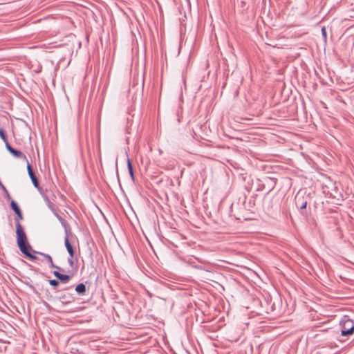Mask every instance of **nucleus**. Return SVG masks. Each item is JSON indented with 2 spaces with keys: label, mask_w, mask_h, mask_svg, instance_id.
<instances>
[{
  "label": "nucleus",
  "mask_w": 354,
  "mask_h": 354,
  "mask_svg": "<svg viewBox=\"0 0 354 354\" xmlns=\"http://www.w3.org/2000/svg\"><path fill=\"white\" fill-rule=\"evenodd\" d=\"M10 208L15 212V213L21 209L17 203L14 200H12L10 202Z\"/></svg>",
  "instance_id": "6ab92c4d"
},
{
  "label": "nucleus",
  "mask_w": 354,
  "mask_h": 354,
  "mask_svg": "<svg viewBox=\"0 0 354 354\" xmlns=\"http://www.w3.org/2000/svg\"><path fill=\"white\" fill-rule=\"evenodd\" d=\"M21 282L26 285L32 292H36V288L32 283V280L30 277H24V279L21 280Z\"/></svg>",
  "instance_id": "dca6fc26"
},
{
  "label": "nucleus",
  "mask_w": 354,
  "mask_h": 354,
  "mask_svg": "<svg viewBox=\"0 0 354 354\" xmlns=\"http://www.w3.org/2000/svg\"><path fill=\"white\" fill-rule=\"evenodd\" d=\"M3 192H4L5 195H6V198L7 199L10 200L11 198V197H10V195L8 191L6 189V191H3Z\"/></svg>",
  "instance_id": "5701e85b"
},
{
  "label": "nucleus",
  "mask_w": 354,
  "mask_h": 354,
  "mask_svg": "<svg viewBox=\"0 0 354 354\" xmlns=\"http://www.w3.org/2000/svg\"><path fill=\"white\" fill-rule=\"evenodd\" d=\"M342 336H349L354 333V322L349 316L344 315L339 322Z\"/></svg>",
  "instance_id": "7ed1b4c3"
},
{
  "label": "nucleus",
  "mask_w": 354,
  "mask_h": 354,
  "mask_svg": "<svg viewBox=\"0 0 354 354\" xmlns=\"http://www.w3.org/2000/svg\"><path fill=\"white\" fill-rule=\"evenodd\" d=\"M321 30H322V35L323 39H324V42H326V41H327V32H326V27L323 26Z\"/></svg>",
  "instance_id": "4be33fe9"
},
{
  "label": "nucleus",
  "mask_w": 354,
  "mask_h": 354,
  "mask_svg": "<svg viewBox=\"0 0 354 354\" xmlns=\"http://www.w3.org/2000/svg\"><path fill=\"white\" fill-rule=\"evenodd\" d=\"M71 288V287H68L57 292L56 299L64 305L71 304L75 301L74 295L67 292Z\"/></svg>",
  "instance_id": "20e7f679"
},
{
  "label": "nucleus",
  "mask_w": 354,
  "mask_h": 354,
  "mask_svg": "<svg viewBox=\"0 0 354 354\" xmlns=\"http://www.w3.org/2000/svg\"><path fill=\"white\" fill-rule=\"evenodd\" d=\"M32 252L34 253H36V254H38L39 255H41L43 256L48 262L49 263V266L50 268H56L60 271H62V272H65V270L64 268H62L57 266H55L53 261V259L52 257H50V255L48 254H45V253H43V252H37L35 250H32Z\"/></svg>",
  "instance_id": "9d476101"
},
{
  "label": "nucleus",
  "mask_w": 354,
  "mask_h": 354,
  "mask_svg": "<svg viewBox=\"0 0 354 354\" xmlns=\"http://www.w3.org/2000/svg\"><path fill=\"white\" fill-rule=\"evenodd\" d=\"M60 272V270L57 269V270L53 272V274L58 279L59 283H68L75 275V274L69 270L67 271V274H63Z\"/></svg>",
  "instance_id": "423d86ee"
},
{
  "label": "nucleus",
  "mask_w": 354,
  "mask_h": 354,
  "mask_svg": "<svg viewBox=\"0 0 354 354\" xmlns=\"http://www.w3.org/2000/svg\"><path fill=\"white\" fill-rule=\"evenodd\" d=\"M16 235L17 246L21 253L31 261L37 260V257L31 254L33 249L29 244L25 231L20 223H17V225Z\"/></svg>",
  "instance_id": "f257e3e1"
},
{
  "label": "nucleus",
  "mask_w": 354,
  "mask_h": 354,
  "mask_svg": "<svg viewBox=\"0 0 354 354\" xmlns=\"http://www.w3.org/2000/svg\"><path fill=\"white\" fill-rule=\"evenodd\" d=\"M88 283V281H86L85 283H80L76 286L75 290L78 295L84 296L86 295V292L87 290L86 283Z\"/></svg>",
  "instance_id": "4468645a"
},
{
  "label": "nucleus",
  "mask_w": 354,
  "mask_h": 354,
  "mask_svg": "<svg viewBox=\"0 0 354 354\" xmlns=\"http://www.w3.org/2000/svg\"><path fill=\"white\" fill-rule=\"evenodd\" d=\"M48 282H49V284L53 287V288L54 290H56L59 285V281H58L57 279H50L48 281Z\"/></svg>",
  "instance_id": "aec40b11"
},
{
  "label": "nucleus",
  "mask_w": 354,
  "mask_h": 354,
  "mask_svg": "<svg viewBox=\"0 0 354 354\" xmlns=\"http://www.w3.org/2000/svg\"><path fill=\"white\" fill-rule=\"evenodd\" d=\"M270 207V204L268 205L267 208H269Z\"/></svg>",
  "instance_id": "b1692460"
},
{
  "label": "nucleus",
  "mask_w": 354,
  "mask_h": 354,
  "mask_svg": "<svg viewBox=\"0 0 354 354\" xmlns=\"http://www.w3.org/2000/svg\"><path fill=\"white\" fill-rule=\"evenodd\" d=\"M6 148L14 157L28 160L26 156L21 151L11 147L8 142H6Z\"/></svg>",
  "instance_id": "1a4fd4ad"
},
{
  "label": "nucleus",
  "mask_w": 354,
  "mask_h": 354,
  "mask_svg": "<svg viewBox=\"0 0 354 354\" xmlns=\"http://www.w3.org/2000/svg\"><path fill=\"white\" fill-rule=\"evenodd\" d=\"M310 200V197L309 194H301L300 192H299L295 197V205L301 211L306 209Z\"/></svg>",
  "instance_id": "39448f33"
},
{
  "label": "nucleus",
  "mask_w": 354,
  "mask_h": 354,
  "mask_svg": "<svg viewBox=\"0 0 354 354\" xmlns=\"http://www.w3.org/2000/svg\"><path fill=\"white\" fill-rule=\"evenodd\" d=\"M258 195L257 194H253L250 196L249 201L248 203H246V196L243 195V197H240L239 201H242L243 205L244 206L245 209L248 210H251L252 208H254L256 206V201Z\"/></svg>",
  "instance_id": "0eeeda50"
},
{
  "label": "nucleus",
  "mask_w": 354,
  "mask_h": 354,
  "mask_svg": "<svg viewBox=\"0 0 354 354\" xmlns=\"http://www.w3.org/2000/svg\"><path fill=\"white\" fill-rule=\"evenodd\" d=\"M40 194H41L42 197L44 198V200L46 205L48 206V207L52 211V212L53 214L56 213L57 212V209H56L55 205L50 201L48 196L46 195L45 194H44L42 190H41V193H40Z\"/></svg>",
  "instance_id": "2eb2a0df"
},
{
  "label": "nucleus",
  "mask_w": 354,
  "mask_h": 354,
  "mask_svg": "<svg viewBox=\"0 0 354 354\" xmlns=\"http://www.w3.org/2000/svg\"><path fill=\"white\" fill-rule=\"evenodd\" d=\"M67 261L71 267V269L68 270L76 274L78 270V266L77 264V260H76L75 262L74 257H71V256H69Z\"/></svg>",
  "instance_id": "ddd939ff"
},
{
  "label": "nucleus",
  "mask_w": 354,
  "mask_h": 354,
  "mask_svg": "<svg viewBox=\"0 0 354 354\" xmlns=\"http://www.w3.org/2000/svg\"><path fill=\"white\" fill-rule=\"evenodd\" d=\"M27 171H28V176H29L34 187L35 188H37V190L40 193H41L42 188L40 187L38 178L35 176V172L32 169V167L31 165L28 162V160H27Z\"/></svg>",
  "instance_id": "6e6552de"
},
{
  "label": "nucleus",
  "mask_w": 354,
  "mask_h": 354,
  "mask_svg": "<svg viewBox=\"0 0 354 354\" xmlns=\"http://www.w3.org/2000/svg\"><path fill=\"white\" fill-rule=\"evenodd\" d=\"M0 138L3 140V141L5 142V145H6V142H8L7 140V135L3 129H0Z\"/></svg>",
  "instance_id": "412c9836"
},
{
  "label": "nucleus",
  "mask_w": 354,
  "mask_h": 354,
  "mask_svg": "<svg viewBox=\"0 0 354 354\" xmlns=\"http://www.w3.org/2000/svg\"><path fill=\"white\" fill-rule=\"evenodd\" d=\"M70 235L71 234L65 235L64 245H65V247L67 250V252H68L69 256H71V257H75V250H74V248H73L72 244L70 243V241H69Z\"/></svg>",
  "instance_id": "f8f14e48"
},
{
  "label": "nucleus",
  "mask_w": 354,
  "mask_h": 354,
  "mask_svg": "<svg viewBox=\"0 0 354 354\" xmlns=\"http://www.w3.org/2000/svg\"><path fill=\"white\" fill-rule=\"evenodd\" d=\"M16 216L15 218V225H17V223H20L19 221L24 219L23 214L21 210L17 211V212L15 213Z\"/></svg>",
  "instance_id": "a211bd4d"
},
{
  "label": "nucleus",
  "mask_w": 354,
  "mask_h": 354,
  "mask_svg": "<svg viewBox=\"0 0 354 354\" xmlns=\"http://www.w3.org/2000/svg\"><path fill=\"white\" fill-rule=\"evenodd\" d=\"M277 182V178L268 176L263 178V180H259L257 190L258 192H261L264 189L268 190L264 196V203L266 202L268 194L274 189Z\"/></svg>",
  "instance_id": "f03ea898"
},
{
  "label": "nucleus",
  "mask_w": 354,
  "mask_h": 354,
  "mask_svg": "<svg viewBox=\"0 0 354 354\" xmlns=\"http://www.w3.org/2000/svg\"><path fill=\"white\" fill-rule=\"evenodd\" d=\"M127 168H128L129 175H130L132 180L134 182L135 181V176H134V171H133L132 162L129 158H127Z\"/></svg>",
  "instance_id": "f3484780"
},
{
  "label": "nucleus",
  "mask_w": 354,
  "mask_h": 354,
  "mask_svg": "<svg viewBox=\"0 0 354 354\" xmlns=\"http://www.w3.org/2000/svg\"><path fill=\"white\" fill-rule=\"evenodd\" d=\"M54 215L57 217V218L60 222L62 226L64 228L65 231V235L66 234H71V228L70 227V225L68 223V222L64 219L62 216H59V214L57 213L54 214Z\"/></svg>",
  "instance_id": "9b49d317"
}]
</instances>
